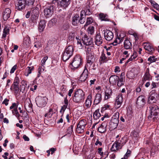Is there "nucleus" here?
<instances>
[{
    "mask_svg": "<svg viewBox=\"0 0 159 159\" xmlns=\"http://www.w3.org/2000/svg\"><path fill=\"white\" fill-rule=\"evenodd\" d=\"M87 55V63L86 64V67L90 68L91 66L93 67L94 66V63L96 62L95 57L94 56V54L91 51V48H88L86 50Z\"/></svg>",
    "mask_w": 159,
    "mask_h": 159,
    "instance_id": "f257e3e1",
    "label": "nucleus"
},
{
    "mask_svg": "<svg viewBox=\"0 0 159 159\" xmlns=\"http://www.w3.org/2000/svg\"><path fill=\"white\" fill-rule=\"evenodd\" d=\"M31 11V17L27 22V25L29 26H33L34 23H36L39 16V8L37 7L32 8Z\"/></svg>",
    "mask_w": 159,
    "mask_h": 159,
    "instance_id": "f03ea898",
    "label": "nucleus"
},
{
    "mask_svg": "<svg viewBox=\"0 0 159 159\" xmlns=\"http://www.w3.org/2000/svg\"><path fill=\"white\" fill-rule=\"evenodd\" d=\"M150 115L149 116V119L152 118L154 120L155 119L159 118V107L156 105H152L149 107Z\"/></svg>",
    "mask_w": 159,
    "mask_h": 159,
    "instance_id": "7ed1b4c3",
    "label": "nucleus"
},
{
    "mask_svg": "<svg viewBox=\"0 0 159 159\" xmlns=\"http://www.w3.org/2000/svg\"><path fill=\"white\" fill-rule=\"evenodd\" d=\"M84 93L82 90L79 89L74 93L73 100L75 103H80L84 101Z\"/></svg>",
    "mask_w": 159,
    "mask_h": 159,
    "instance_id": "20e7f679",
    "label": "nucleus"
},
{
    "mask_svg": "<svg viewBox=\"0 0 159 159\" xmlns=\"http://www.w3.org/2000/svg\"><path fill=\"white\" fill-rule=\"evenodd\" d=\"M73 51L74 49L73 45H70L68 46L62 55L63 61H65L68 60L72 55Z\"/></svg>",
    "mask_w": 159,
    "mask_h": 159,
    "instance_id": "39448f33",
    "label": "nucleus"
},
{
    "mask_svg": "<svg viewBox=\"0 0 159 159\" xmlns=\"http://www.w3.org/2000/svg\"><path fill=\"white\" fill-rule=\"evenodd\" d=\"M47 98L45 97L38 96L35 98V102L37 106L39 107H45L47 104Z\"/></svg>",
    "mask_w": 159,
    "mask_h": 159,
    "instance_id": "423d86ee",
    "label": "nucleus"
},
{
    "mask_svg": "<svg viewBox=\"0 0 159 159\" xmlns=\"http://www.w3.org/2000/svg\"><path fill=\"white\" fill-rule=\"evenodd\" d=\"M73 67L72 69H76L82 64V59L79 55H76L74 58L72 62L71 63Z\"/></svg>",
    "mask_w": 159,
    "mask_h": 159,
    "instance_id": "0eeeda50",
    "label": "nucleus"
},
{
    "mask_svg": "<svg viewBox=\"0 0 159 159\" xmlns=\"http://www.w3.org/2000/svg\"><path fill=\"white\" fill-rule=\"evenodd\" d=\"M119 123L118 118L116 116H113L110 122L109 123V129L110 130L115 129Z\"/></svg>",
    "mask_w": 159,
    "mask_h": 159,
    "instance_id": "6e6552de",
    "label": "nucleus"
},
{
    "mask_svg": "<svg viewBox=\"0 0 159 159\" xmlns=\"http://www.w3.org/2000/svg\"><path fill=\"white\" fill-rule=\"evenodd\" d=\"M57 2V6L59 8L63 9L67 8L70 3L71 0H54Z\"/></svg>",
    "mask_w": 159,
    "mask_h": 159,
    "instance_id": "1a4fd4ad",
    "label": "nucleus"
},
{
    "mask_svg": "<svg viewBox=\"0 0 159 159\" xmlns=\"http://www.w3.org/2000/svg\"><path fill=\"white\" fill-rule=\"evenodd\" d=\"M55 9V7L52 5H51L44 9V15L46 18H49L52 16Z\"/></svg>",
    "mask_w": 159,
    "mask_h": 159,
    "instance_id": "9d476101",
    "label": "nucleus"
},
{
    "mask_svg": "<svg viewBox=\"0 0 159 159\" xmlns=\"http://www.w3.org/2000/svg\"><path fill=\"white\" fill-rule=\"evenodd\" d=\"M80 33L82 38V40L84 44L86 45H89L93 43V40L91 38H88L85 33H82V32H80Z\"/></svg>",
    "mask_w": 159,
    "mask_h": 159,
    "instance_id": "9b49d317",
    "label": "nucleus"
},
{
    "mask_svg": "<svg viewBox=\"0 0 159 159\" xmlns=\"http://www.w3.org/2000/svg\"><path fill=\"white\" fill-rule=\"evenodd\" d=\"M92 10L89 4H87L81 11V16L89 15L92 13Z\"/></svg>",
    "mask_w": 159,
    "mask_h": 159,
    "instance_id": "f8f14e48",
    "label": "nucleus"
},
{
    "mask_svg": "<svg viewBox=\"0 0 159 159\" xmlns=\"http://www.w3.org/2000/svg\"><path fill=\"white\" fill-rule=\"evenodd\" d=\"M145 104V97L143 95L139 96L137 99L136 104L138 107H143Z\"/></svg>",
    "mask_w": 159,
    "mask_h": 159,
    "instance_id": "ddd939ff",
    "label": "nucleus"
},
{
    "mask_svg": "<svg viewBox=\"0 0 159 159\" xmlns=\"http://www.w3.org/2000/svg\"><path fill=\"white\" fill-rule=\"evenodd\" d=\"M25 0H18L16 5V8L19 10H23L25 8Z\"/></svg>",
    "mask_w": 159,
    "mask_h": 159,
    "instance_id": "4468645a",
    "label": "nucleus"
},
{
    "mask_svg": "<svg viewBox=\"0 0 159 159\" xmlns=\"http://www.w3.org/2000/svg\"><path fill=\"white\" fill-rule=\"evenodd\" d=\"M104 36L106 39L107 41L111 40L114 37L113 33L108 30H104Z\"/></svg>",
    "mask_w": 159,
    "mask_h": 159,
    "instance_id": "2eb2a0df",
    "label": "nucleus"
},
{
    "mask_svg": "<svg viewBox=\"0 0 159 159\" xmlns=\"http://www.w3.org/2000/svg\"><path fill=\"white\" fill-rule=\"evenodd\" d=\"M151 79V75L149 73V69L148 68L146 69L145 74L142 79V83L141 85V86L146 81H149Z\"/></svg>",
    "mask_w": 159,
    "mask_h": 159,
    "instance_id": "dca6fc26",
    "label": "nucleus"
},
{
    "mask_svg": "<svg viewBox=\"0 0 159 159\" xmlns=\"http://www.w3.org/2000/svg\"><path fill=\"white\" fill-rule=\"evenodd\" d=\"M123 101V97L122 95H118L116 98L115 103V107L117 109L119 108L121 106Z\"/></svg>",
    "mask_w": 159,
    "mask_h": 159,
    "instance_id": "f3484780",
    "label": "nucleus"
},
{
    "mask_svg": "<svg viewBox=\"0 0 159 159\" xmlns=\"http://www.w3.org/2000/svg\"><path fill=\"white\" fill-rule=\"evenodd\" d=\"M31 43L30 38L29 36L27 35L24 38L23 41V46L24 48H27L29 47Z\"/></svg>",
    "mask_w": 159,
    "mask_h": 159,
    "instance_id": "a211bd4d",
    "label": "nucleus"
},
{
    "mask_svg": "<svg viewBox=\"0 0 159 159\" xmlns=\"http://www.w3.org/2000/svg\"><path fill=\"white\" fill-rule=\"evenodd\" d=\"M94 42L95 44L98 46H99L102 43L103 39L99 33H98L96 34Z\"/></svg>",
    "mask_w": 159,
    "mask_h": 159,
    "instance_id": "6ab92c4d",
    "label": "nucleus"
},
{
    "mask_svg": "<svg viewBox=\"0 0 159 159\" xmlns=\"http://www.w3.org/2000/svg\"><path fill=\"white\" fill-rule=\"evenodd\" d=\"M124 36V35L122 36L121 34L119 36H117L116 39L112 43V44L114 46H116L117 44H120L123 40Z\"/></svg>",
    "mask_w": 159,
    "mask_h": 159,
    "instance_id": "aec40b11",
    "label": "nucleus"
},
{
    "mask_svg": "<svg viewBox=\"0 0 159 159\" xmlns=\"http://www.w3.org/2000/svg\"><path fill=\"white\" fill-rule=\"evenodd\" d=\"M11 12V10L9 8H7L3 12V17L4 20H7L10 17Z\"/></svg>",
    "mask_w": 159,
    "mask_h": 159,
    "instance_id": "412c9836",
    "label": "nucleus"
},
{
    "mask_svg": "<svg viewBox=\"0 0 159 159\" xmlns=\"http://www.w3.org/2000/svg\"><path fill=\"white\" fill-rule=\"evenodd\" d=\"M115 142L120 146V148H122V146L125 144L127 141L125 138L122 137L118 139H116Z\"/></svg>",
    "mask_w": 159,
    "mask_h": 159,
    "instance_id": "4be33fe9",
    "label": "nucleus"
},
{
    "mask_svg": "<svg viewBox=\"0 0 159 159\" xmlns=\"http://www.w3.org/2000/svg\"><path fill=\"white\" fill-rule=\"evenodd\" d=\"M119 77L116 75H112L109 78V81L111 84L113 85H116Z\"/></svg>",
    "mask_w": 159,
    "mask_h": 159,
    "instance_id": "5701e85b",
    "label": "nucleus"
},
{
    "mask_svg": "<svg viewBox=\"0 0 159 159\" xmlns=\"http://www.w3.org/2000/svg\"><path fill=\"white\" fill-rule=\"evenodd\" d=\"M10 89L14 92V94L16 96H18L20 95V91L19 89L18 85H11L10 88Z\"/></svg>",
    "mask_w": 159,
    "mask_h": 159,
    "instance_id": "b1692460",
    "label": "nucleus"
},
{
    "mask_svg": "<svg viewBox=\"0 0 159 159\" xmlns=\"http://www.w3.org/2000/svg\"><path fill=\"white\" fill-rule=\"evenodd\" d=\"M91 99V94H89L87 97V99L85 101V103L84 105L87 107V108H89L91 106L92 102Z\"/></svg>",
    "mask_w": 159,
    "mask_h": 159,
    "instance_id": "393cba45",
    "label": "nucleus"
},
{
    "mask_svg": "<svg viewBox=\"0 0 159 159\" xmlns=\"http://www.w3.org/2000/svg\"><path fill=\"white\" fill-rule=\"evenodd\" d=\"M124 47L125 49H131L132 47L131 43L130 41L127 39L124 40Z\"/></svg>",
    "mask_w": 159,
    "mask_h": 159,
    "instance_id": "a878e982",
    "label": "nucleus"
},
{
    "mask_svg": "<svg viewBox=\"0 0 159 159\" xmlns=\"http://www.w3.org/2000/svg\"><path fill=\"white\" fill-rule=\"evenodd\" d=\"M106 126L107 125L106 122H103L101 124L100 126L98 127V131L101 133L105 132L106 130Z\"/></svg>",
    "mask_w": 159,
    "mask_h": 159,
    "instance_id": "bb28decb",
    "label": "nucleus"
},
{
    "mask_svg": "<svg viewBox=\"0 0 159 159\" xmlns=\"http://www.w3.org/2000/svg\"><path fill=\"white\" fill-rule=\"evenodd\" d=\"M102 100V96L99 93L97 94L95 96V99L94 101V103L95 104L97 105Z\"/></svg>",
    "mask_w": 159,
    "mask_h": 159,
    "instance_id": "cd10ccee",
    "label": "nucleus"
},
{
    "mask_svg": "<svg viewBox=\"0 0 159 159\" xmlns=\"http://www.w3.org/2000/svg\"><path fill=\"white\" fill-rule=\"evenodd\" d=\"M46 26V23L45 21L43 20H41L39 23V32H42Z\"/></svg>",
    "mask_w": 159,
    "mask_h": 159,
    "instance_id": "c85d7f7f",
    "label": "nucleus"
},
{
    "mask_svg": "<svg viewBox=\"0 0 159 159\" xmlns=\"http://www.w3.org/2000/svg\"><path fill=\"white\" fill-rule=\"evenodd\" d=\"M112 94V90L110 89H107L105 92V100H107L109 98Z\"/></svg>",
    "mask_w": 159,
    "mask_h": 159,
    "instance_id": "c756f323",
    "label": "nucleus"
},
{
    "mask_svg": "<svg viewBox=\"0 0 159 159\" xmlns=\"http://www.w3.org/2000/svg\"><path fill=\"white\" fill-rule=\"evenodd\" d=\"M79 16L78 15H75L73 18L72 24L74 25H76L79 22L78 19Z\"/></svg>",
    "mask_w": 159,
    "mask_h": 159,
    "instance_id": "7c9ffc66",
    "label": "nucleus"
},
{
    "mask_svg": "<svg viewBox=\"0 0 159 159\" xmlns=\"http://www.w3.org/2000/svg\"><path fill=\"white\" fill-rule=\"evenodd\" d=\"M121 148L120 146L115 142L111 147V150L112 151H116Z\"/></svg>",
    "mask_w": 159,
    "mask_h": 159,
    "instance_id": "2f4dec72",
    "label": "nucleus"
},
{
    "mask_svg": "<svg viewBox=\"0 0 159 159\" xmlns=\"http://www.w3.org/2000/svg\"><path fill=\"white\" fill-rule=\"evenodd\" d=\"M64 102V105L61 107V109L60 111V112H61L62 111H63L62 116H63V113L64 112L66 108H67V107L68 104V100H67L66 98L65 99Z\"/></svg>",
    "mask_w": 159,
    "mask_h": 159,
    "instance_id": "473e14b6",
    "label": "nucleus"
},
{
    "mask_svg": "<svg viewBox=\"0 0 159 159\" xmlns=\"http://www.w3.org/2000/svg\"><path fill=\"white\" fill-rule=\"evenodd\" d=\"M34 67L33 66L28 67L25 70V75L26 76H28L31 73Z\"/></svg>",
    "mask_w": 159,
    "mask_h": 159,
    "instance_id": "72a5a7b5",
    "label": "nucleus"
},
{
    "mask_svg": "<svg viewBox=\"0 0 159 159\" xmlns=\"http://www.w3.org/2000/svg\"><path fill=\"white\" fill-rule=\"evenodd\" d=\"M107 60V57H106L105 54L104 53V52H102L100 58V62H104Z\"/></svg>",
    "mask_w": 159,
    "mask_h": 159,
    "instance_id": "f704fd0d",
    "label": "nucleus"
},
{
    "mask_svg": "<svg viewBox=\"0 0 159 159\" xmlns=\"http://www.w3.org/2000/svg\"><path fill=\"white\" fill-rule=\"evenodd\" d=\"M69 28V24L68 22L64 23L61 26V29L62 30H68Z\"/></svg>",
    "mask_w": 159,
    "mask_h": 159,
    "instance_id": "c9c22d12",
    "label": "nucleus"
},
{
    "mask_svg": "<svg viewBox=\"0 0 159 159\" xmlns=\"http://www.w3.org/2000/svg\"><path fill=\"white\" fill-rule=\"evenodd\" d=\"M145 49L150 52H152L154 50V48L152 46L148 43H147L144 45Z\"/></svg>",
    "mask_w": 159,
    "mask_h": 159,
    "instance_id": "e433bc0d",
    "label": "nucleus"
},
{
    "mask_svg": "<svg viewBox=\"0 0 159 159\" xmlns=\"http://www.w3.org/2000/svg\"><path fill=\"white\" fill-rule=\"evenodd\" d=\"M126 75L128 78L132 79L135 77V74L134 72L129 71L127 73Z\"/></svg>",
    "mask_w": 159,
    "mask_h": 159,
    "instance_id": "4c0bfd02",
    "label": "nucleus"
},
{
    "mask_svg": "<svg viewBox=\"0 0 159 159\" xmlns=\"http://www.w3.org/2000/svg\"><path fill=\"white\" fill-rule=\"evenodd\" d=\"M10 29L9 27H6L4 28L3 31V33L2 34V37L4 38L6 37L7 35L9 33Z\"/></svg>",
    "mask_w": 159,
    "mask_h": 159,
    "instance_id": "58836bf2",
    "label": "nucleus"
},
{
    "mask_svg": "<svg viewBox=\"0 0 159 159\" xmlns=\"http://www.w3.org/2000/svg\"><path fill=\"white\" fill-rule=\"evenodd\" d=\"M137 56L136 53H134L131 56V57L128 59L125 63L127 64L131 61H134L135 59L137 57Z\"/></svg>",
    "mask_w": 159,
    "mask_h": 159,
    "instance_id": "ea45409f",
    "label": "nucleus"
},
{
    "mask_svg": "<svg viewBox=\"0 0 159 159\" xmlns=\"http://www.w3.org/2000/svg\"><path fill=\"white\" fill-rule=\"evenodd\" d=\"M100 116L101 114L99 112V110H97L93 113V116L94 119L96 120L98 119L100 117Z\"/></svg>",
    "mask_w": 159,
    "mask_h": 159,
    "instance_id": "a19ab883",
    "label": "nucleus"
},
{
    "mask_svg": "<svg viewBox=\"0 0 159 159\" xmlns=\"http://www.w3.org/2000/svg\"><path fill=\"white\" fill-rule=\"evenodd\" d=\"M86 124V120H82L79 121L77 125L83 128H85Z\"/></svg>",
    "mask_w": 159,
    "mask_h": 159,
    "instance_id": "79ce46f5",
    "label": "nucleus"
},
{
    "mask_svg": "<svg viewBox=\"0 0 159 159\" xmlns=\"http://www.w3.org/2000/svg\"><path fill=\"white\" fill-rule=\"evenodd\" d=\"M111 107L108 103L104 104L102 107L101 109L102 111H104L106 110L110 109Z\"/></svg>",
    "mask_w": 159,
    "mask_h": 159,
    "instance_id": "37998d69",
    "label": "nucleus"
},
{
    "mask_svg": "<svg viewBox=\"0 0 159 159\" xmlns=\"http://www.w3.org/2000/svg\"><path fill=\"white\" fill-rule=\"evenodd\" d=\"M123 79V77H121L120 78H119V79L117 82V85L118 87H120L124 85Z\"/></svg>",
    "mask_w": 159,
    "mask_h": 159,
    "instance_id": "c03bdc74",
    "label": "nucleus"
},
{
    "mask_svg": "<svg viewBox=\"0 0 159 159\" xmlns=\"http://www.w3.org/2000/svg\"><path fill=\"white\" fill-rule=\"evenodd\" d=\"M23 83V84L21 86V87L20 89V91L22 92V93L24 92L25 88L26 87L27 85V83L26 82H25V81H22Z\"/></svg>",
    "mask_w": 159,
    "mask_h": 159,
    "instance_id": "a18cd8bd",
    "label": "nucleus"
},
{
    "mask_svg": "<svg viewBox=\"0 0 159 159\" xmlns=\"http://www.w3.org/2000/svg\"><path fill=\"white\" fill-rule=\"evenodd\" d=\"M76 39L77 41V44L78 46V47L80 49L82 48L83 46L80 39L77 37H76Z\"/></svg>",
    "mask_w": 159,
    "mask_h": 159,
    "instance_id": "49530a36",
    "label": "nucleus"
},
{
    "mask_svg": "<svg viewBox=\"0 0 159 159\" xmlns=\"http://www.w3.org/2000/svg\"><path fill=\"white\" fill-rule=\"evenodd\" d=\"M93 21V18L91 17H88L87 18L86 22V24L84 25V26H87L89 25Z\"/></svg>",
    "mask_w": 159,
    "mask_h": 159,
    "instance_id": "de8ad7c7",
    "label": "nucleus"
},
{
    "mask_svg": "<svg viewBox=\"0 0 159 159\" xmlns=\"http://www.w3.org/2000/svg\"><path fill=\"white\" fill-rule=\"evenodd\" d=\"M84 128H83L81 126H80L77 125L76 128V132L79 134L81 133L84 132Z\"/></svg>",
    "mask_w": 159,
    "mask_h": 159,
    "instance_id": "09e8293b",
    "label": "nucleus"
},
{
    "mask_svg": "<svg viewBox=\"0 0 159 159\" xmlns=\"http://www.w3.org/2000/svg\"><path fill=\"white\" fill-rule=\"evenodd\" d=\"M90 68L86 67L85 65L84 69L82 74L88 77L89 75L88 69H89Z\"/></svg>",
    "mask_w": 159,
    "mask_h": 159,
    "instance_id": "8fccbe9b",
    "label": "nucleus"
},
{
    "mask_svg": "<svg viewBox=\"0 0 159 159\" xmlns=\"http://www.w3.org/2000/svg\"><path fill=\"white\" fill-rule=\"evenodd\" d=\"M94 27L92 26H90L88 29V33L90 35H92L94 33Z\"/></svg>",
    "mask_w": 159,
    "mask_h": 159,
    "instance_id": "3c124183",
    "label": "nucleus"
},
{
    "mask_svg": "<svg viewBox=\"0 0 159 159\" xmlns=\"http://www.w3.org/2000/svg\"><path fill=\"white\" fill-rule=\"evenodd\" d=\"M130 153L131 151L129 149H128L127 152L124 155V157L121 158V159H127L128 157L130 156Z\"/></svg>",
    "mask_w": 159,
    "mask_h": 159,
    "instance_id": "603ef678",
    "label": "nucleus"
},
{
    "mask_svg": "<svg viewBox=\"0 0 159 159\" xmlns=\"http://www.w3.org/2000/svg\"><path fill=\"white\" fill-rule=\"evenodd\" d=\"M99 17L102 20L107 21L108 19L106 17V15L103 13L99 15Z\"/></svg>",
    "mask_w": 159,
    "mask_h": 159,
    "instance_id": "864d4df0",
    "label": "nucleus"
},
{
    "mask_svg": "<svg viewBox=\"0 0 159 159\" xmlns=\"http://www.w3.org/2000/svg\"><path fill=\"white\" fill-rule=\"evenodd\" d=\"M12 112L13 115H15L17 117L19 116L20 114L18 112L17 108H14L13 110H12Z\"/></svg>",
    "mask_w": 159,
    "mask_h": 159,
    "instance_id": "5fc2aeb1",
    "label": "nucleus"
},
{
    "mask_svg": "<svg viewBox=\"0 0 159 159\" xmlns=\"http://www.w3.org/2000/svg\"><path fill=\"white\" fill-rule=\"evenodd\" d=\"M148 100L149 102L151 101L153 102H155L156 101V98L152 95L149 96Z\"/></svg>",
    "mask_w": 159,
    "mask_h": 159,
    "instance_id": "6e6d98bb",
    "label": "nucleus"
},
{
    "mask_svg": "<svg viewBox=\"0 0 159 159\" xmlns=\"http://www.w3.org/2000/svg\"><path fill=\"white\" fill-rule=\"evenodd\" d=\"M45 69L44 66H40L38 68V75H40L41 73Z\"/></svg>",
    "mask_w": 159,
    "mask_h": 159,
    "instance_id": "4d7b16f0",
    "label": "nucleus"
},
{
    "mask_svg": "<svg viewBox=\"0 0 159 159\" xmlns=\"http://www.w3.org/2000/svg\"><path fill=\"white\" fill-rule=\"evenodd\" d=\"M34 47L37 48H39L42 47V44L41 42L38 41L35 42L34 43Z\"/></svg>",
    "mask_w": 159,
    "mask_h": 159,
    "instance_id": "13d9d810",
    "label": "nucleus"
},
{
    "mask_svg": "<svg viewBox=\"0 0 159 159\" xmlns=\"http://www.w3.org/2000/svg\"><path fill=\"white\" fill-rule=\"evenodd\" d=\"M19 83V78L17 77H15L13 84L12 85H16V86L18 85V84Z\"/></svg>",
    "mask_w": 159,
    "mask_h": 159,
    "instance_id": "bf43d9fd",
    "label": "nucleus"
},
{
    "mask_svg": "<svg viewBox=\"0 0 159 159\" xmlns=\"http://www.w3.org/2000/svg\"><path fill=\"white\" fill-rule=\"evenodd\" d=\"M84 16L80 15V18L79 20V22L81 24H83L85 21V17L83 16Z\"/></svg>",
    "mask_w": 159,
    "mask_h": 159,
    "instance_id": "052dcab7",
    "label": "nucleus"
},
{
    "mask_svg": "<svg viewBox=\"0 0 159 159\" xmlns=\"http://www.w3.org/2000/svg\"><path fill=\"white\" fill-rule=\"evenodd\" d=\"M87 77H88L81 74L80 78L79 80L81 82H84L85 80Z\"/></svg>",
    "mask_w": 159,
    "mask_h": 159,
    "instance_id": "680f3d73",
    "label": "nucleus"
},
{
    "mask_svg": "<svg viewBox=\"0 0 159 159\" xmlns=\"http://www.w3.org/2000/svg\"><path fill=\"white\" fill-rule=\"evenodd\" d=\"M57 22V20L56 18H53L49 22V24H51V25H55Z\"/></svg>",
    "mask_w": 159,
    "mask_h": 159,
    "instance_id": "e2e57ef3",
    "label": "nucleus"
},
{
    "mask_svg": "<svg viewBox=\"0 0 159 159\" xmlns=\"http://www.w3.org/2000/svg\"><path fill=\"white\" fill-rule=\"evenodd\" d=\"M48 58L47 57H44L41 61V65L42 66H44L45 64V62Z\"/></svg>",
    "mask_w": 159,
    "mask_h": 159,
    "instance_id": "0e129e2a",
    "label": "nucleus"
},
{
    "mask_svg": "<svg viewBox=\"0 0 159 159\" xmlns=\"http://www.w3.org/2000/svg\"><path fill=\"white\" fill-rule=\"evenodd\" d=\"M98 153L101 156L103 157L104 155V152L102 151V148H99L98 149Z\"/></svg>",
    "mask_w": 159,
    "mask_h": 159,
    "instance_id": "69168bd1",
    "label": "nucleus"
},
{
    "mask_svg": "<svg viewBox=\"0 0 159 159\" xmlns=\"http://www.w3.org/2000/svg\"><path fill=\"white\" fill-rule=\"evenodd\" d=\"M148 61L151 63L155 61L156 60L154 57H150L148 58Z\"/></svg>",
    "mask_w": 159,
    "mask_h": 159,
    "instance_id": "338daca9",
    "label": "nucleus"
},
{
    "mask_svg": "<svg viewBox=\"0 0 159 159\" xmlns=\"http://www.w3.org/2000/svg\"><path fill=\"white\" fill-rule=\"evenodd\" d=\"M17 66L16 65H15L10 70V73L11 74L13 73L17 69Z\"/></svg>",
    "mask_w": 159,
    "mask_h": 159,
    "instance_id": "774afa93",
    "label": "nucleus"
}]
</instances>
